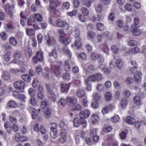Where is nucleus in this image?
Returning <instances> with one entry per match:
<instances>
[{"label": "nucleus", "mask_w": 146, "mask_h": 146, "mask_svg": "<svg viewBox=\"0 0 146 146\" xmlns=\"http://www.w3.org/2000/svg\"><path fill=\"white\" fill-rule=\"evenodd\" d=\"M74 124L76 127H78L81 124L83 125L84 127L85 128L87 126V123L84 119H81L80 117L79 119L78 118H76L74 120Z\"/></svg>", "instance_id": "1"}, {"label": "nucleus", "mask_w": 146, "mask_h": 146, "mask_svg": "<svg viewBox=\"0 0 146 146\" xmlns=\"http://www.w3.org/2000/svg\"><path fill=\"white\" fill-rule=\"evenodd\" d=\"M14 85L16 89L20 90L22 92H24L25 84L22 81L19 80L15 82L14 84Z\"/></svg>", "instance_id": "2"}, {"label": "nucleus", "mask_w": 146, "mask_h": 146, "mask_svg": "<svg viewBox=\"0 0 146 146\" xmlns=\"http://www.w3.org/2000/svg\"><path fill=\"white\" fill-rule=\"evenodd\" d=\"M45 86L47 91L50 94L51 97L53 99V101H55L56 97L55 95L54 92V90L55 89V88L52 87H50L49 85L47 84H46Z\"/></svg>", "instance_id": "3"}, {"label": "nucleus", "mask_w": 146, "mask_h": 146, "mask_svg": "<svg viewBox=\"0 0 146 146\" xmlns=\"http://www.w3.org/2000/svg\"><path fill=\"white\" fill-rule=\"evenodd\" d=\"M66 135V132L63 130H62L61 132V137H60L58 140L60 143H64L66 142L67 141Z\"/></svg>", "instance_id": "4"}, {"label": "nucleus", "mask_w": 146, "mask_h": 146, "mask_svg": "<svg viewBox=\"0 0 146 146\" xmlns=\"http://www.w3.org/2000/svg\"><path fill=\"white\" fill-rule=\"evenodd\" d=\"M142 75L141 71L140 70L137 71V73H135L134 74V78L135 81L137 83H140L141 81V76Z\"/></svg>", "instance_id": "5"}, {"label": "nucleus", "mask_w": 146, "mask_h": 146, "mask_svg": "<svg viewBox=\"0 0 146 146\" xmlns=\"http://www.w3.org/2000/svg\"><path fill=\"white\" fill-rule=\"evenodd\" d=\"M90 111L88 110H86L80 111L79 115L81 119H84L85 118H88L90 116Z\"/></svg>", "instance_id": "6"}, {"label": "nucleus", "mask_w": 146, "mask_h": 146, "mask_svg": "<svg viewBox=\"0 0 146 146\" xmlns=\"http://www.w3.org/2000/svg\"><path fill=\"white\" fill-rule=\"evenodd\" d=\"M138 26H132L131 29L134 36H137L141 33V30L140 29H138Z\"/></svg>", "instance_id": "7"}, {"label": "nucleus", "mask_w": 146, "mask_h": 146, "mask_svg": "<svg viewBox=\"0 0 146 146\" xmlns=\"http://www.w3.org/2000/svg\"><path fill=\"white\" fill-rule=\"evenodd\" d=\"M66 99L67 102L71 106L76 104L77 102V99L73 96L67 97Z\"/></svg>", "instance_id": "8"}, {"label": "nucleus", "mask_w": 146, "mask_h": 146, "mask_svg": "<svg viewBox=\"0 0 146 146\" xmlns=\"http://www.w3.org/2000/svg\"><path fill=\"white\" fill-rule=\"evenodd\" d=\"M62 67L60 65H56L54 66V72L56 76H59L62 72Z\"/></svg>", "instance_id": "9"}, {"label": "nucleus", "mask_w": 146, "mask_h": 146, "mask_svg": "<svg viewBox=\"0 0 146 146\" xmlns=\"http://www.w3.org/2000/svg\"><path fill=\"white\" fill-rule=\"evenodd\" d=\"M48 106V100L46 99H44L42 100L41 102V105L40 106V109L39 110L40 111L41 110L42 111H43L44 109L46 108Z\"/></svg>", "instance_id": "10"}, {"label": "nucleus", "mask_w": 146, "mask_h": 146, "mask_svg": "<svg viewBox=\"0 0 146 146\" xmlns=\"http://www.w3.org/2000/svg\"><path fill=\"white\" fill-rule=\"evenodd\" d=\"M93 81H99L102 79V76L101 74L99 73H97L96 74L91 75Z\"/></svg>", "instance_id": "11"}, {"label": "nucleus", "mask_w": 146, "mask_h": 146, "mask_svg": "<svg viewBox=\"0 0 146 146\" xmlns=\"http://www.w3.org/2000/svg\"><path fill=\"white\" fill-rule=\"evenodd\" d=\"M59 41L65 45H68L71 42V40L70 38H65V36L63 37L62 36H61L60 38H59Z\"/></svg>", "instance_id": "12"}, {"label": "nucleus", "mask_w": 146, "mask_h": 146, "mask_svg": "<svg viewBox=\"0 0 146 146\" xmlns=\"http://www.w3.org/2000/svg\"><path fill=\"white\" fill-rule=\"evenodd\" d=\"M133 101L134 103L138 106H141L143 104V102L139 96H135L133 98Z\"/></svg>", "instance_id": "13"}, {"label": "nucleus", "mask_w": 146, "mask_h": 146, "mask_svg": "<svg viewBox=\"0 0 146 146\" xmlns=\"http://www.w3.org/2000/svg\"><path fill=\"white\" fill-rule=\"evenodd\" d=\"M70 86V83L68 84L65 83H63L61 84V90L62 92L68 91Z\"/></svg>", "instance_id": "14"}, {"label": "nucleus", "mask_w": 146, "mask_h": 146, "mask_svg": "<svg viewBox=\"0 0 146 146\" xmlns=\"http://www.w3.org/2000/svg\"><path fill=\"white\" fill-rule=\"evenodd\" d=\"M125 121L127 123L131 125L134 124L136 122L135 119L130 116L127 117L125 119Z\"/></svg>", "instance_id": "15"}, {"label": "nucleus", "mask_w": 146, "mask_h": 146, "mask_svg": "<svg viewBox=\"0 0 146 146\" xmlns=\"http://www.w3.org/2000/svg\"><path fill=\"white\" fill-rule=\"evenodd\" d=\"M76 95L78 97L82 98L85 96V92L83 89H79L77 91Z\"/></svg>", "instance_id": "16"}, {"label": "nucleus", "mask_w": 146, "mask_h": 146, "mask_svg": "<svg viewBox=\"0 0 146 146\" xmlns=\"http://www.w3.org/2000/svg\"><path fill=\"white\" fill-rule=\"evenodd\" d=\"M5 10L6 12L10 15H12V11L13 7L9 4H7L5 7Z\"/></svg>", "instance_id": "17"}, {"label": "nucleus", "mask_w": 146, "mask_h": 146, "mask_svg": "<svg viewBox=\"0 0 146 146\" xmlns=\"http://www.w3.org/2000/svg\"><path fill=\"white\" fill-rule=\"evenodd\" d=\"M58 130H50V135L53 139L56 138L58 135Z\"/></svg>", "instance_id": "18"}, {"label": "nucleus", "mask_w": 146, "mask_h": 146, "mask_svg": "<svg viewBox=\"0 0 146 146\" xmlns=\"http://www.w3.org/2000/svg\"><path fill=\"white\" fill-rule=\"evenodd\" d=\"M62 50L64 52L67 54V55L68 57L70 58L71 57V52L67 47L65 46L64 47Z\"/></svg>", "instance_id": "19"}, {"label": "nucleus", "mask_w": 146, "mask_h": 146, "mask_svg": "<svg viewBox=\"0 0 146 146\" xmlns=\"http://www.w3.org/2000/svg\"><path fill=\"white\" fill-rule=\"evenodd\" d=\"M98 58L100 59L99 62L98 68H101L102 69V67L104 65V58L103 56L100 55V57Z\"/></svg>", "instance_id": "20"}, {"label": "nucleus", "mask_w": 146, "mask_h": 146, "mask_svg": "<svg viewBox=\"0 0 146 146\" xmlns=\"http://www.w3.org/2000/svg\"><path fill=\"white\" fill-rule=\"evenodd\" d=\"M11 56V53L10 52H7L4 55V60L6 62H8L10 60Z\"/></svg>", "instance_id": "21"}, {"label": "nucleus", "mask_w": 146, "mask_h": 146, "mask_svg": "<svg viewBox=\"0 0 146 146\" xmlns=\"http://www.w3.org/2000/svg\"><path fill=\"white\" fill-rule=\"evenodd\" d=\"M99 119V117L98 115L93 114L91 117V120L92 122L94 123H97Z\"/></svg>", "instance_id": "22"}, {"label": "nucleus", "mask_w": 146, "mask_h": 146, "mask_svg": "<svg viewBox=\"0 0 146 146\" xmlns=\"http://www.w3.org/2000/svg\"><path fill=\"white\" fill-rule=\"evenodd\" d=\"M50 56H52L55 58H56L58 57V53L56 48H54L52 50V52L49 53Z\"/></svg>", "instance_id": "23"}, {"label": "nucleus", "mask_w": 146, "mask_h": 146, "mask_svg": "<svg viewBox=\"0 0 146 146\" xmlns=\"http://www.w3.org/2000/svg\"><path fill=\"white\" fill-rule=\"evenodd\" d=\"M36 56L39 60L41 62L43 60V55L42 52L40 51H38L36 54Z\"/></svg>", "instance_id": "24"}, {"label": "nucleus", "mask_w": 146, "mask_h": 146, "mask_svg": "<svg viewBox=\"0 0 146 146\" xmlns=\"http://www.w3.org/2000/svg\"><path fill=\"white\" fill-rule=\"evenodd\" d=\"M44 37L45 39L46 40L47 44L48 46L51 45L52 43L51 41V38L48 34H47Z\"/></svg>", "instance_id": "25"}, {"label": "nucleus", "mask_w": 146, "mask_h": 146, "mask_svg": "<svg viewBox=\"0 0 146 146\" xmlns=\"http://www.w3.org/2000/svg\"><path fill=\"white\" fill-rule=\"evenodd\" d=\"M100 55L99 54L96 53L92 52L91 54V57L92 60H96L100 57Z\"/></svg>", "instance_id": "26"}, {"label": "nucleus", "mask_w": 146, "mask_h": 146, "mask_svg": "<svg viewBox=\"0 0 146 146\" xmlns=\"http://www.w3.org/2000/svg\"><path fill=\"white\" fill-rule=\"evenodd\" d=\"M2 77L5 80H7L10 78V76L7 72L4 71L3 72Z\"/></svg>", "instance_id": "27"}, {"label": "nucleus", "mask_w": 146, "mask_h": 146, "mask_svg": "<svg viewBox=\"0 0 146 146\" xmlns=\"http://www.w3.org/2000/svg\"><path fill=\"white\" fill-rule=\"evenodd\" d=\"M128 101L127 99L126 98H123L120 102V106L122 107H125L127 105Z\"/></svg>", "instance_id": "28"}, {"label": "nucleus", "mask_w": 146, "mask_h": 146, "mask_svg": "<svg viewBox=\"0 0 146 146\" xmlns=\"http://www.w3.org/2000/svg\"><path fill=\"white\" fill-rule=\"evenodd\" d=\"M64 21L62 20L58 19L56 20V26L59 27H62L64 25Z\"/></svg>", "instance_id": "29"}, {"label": "nucleus", "mask_w": 146, "mask_h": 146, "mask_svg": "<svg viewBox=\"0 0 146 146\" xmlns=\"http://www.w3.org/2000/svg\"><path fill=\"white\" fill-rule=\"evenodd\" d=\"M64 69L67 71H69L70 69V67L69 62L66 61L64 62Z\"/></svg>", "instance_id": "30"}, {"label": "nucleus", "mask_w": 146, "mask_h": 146, "mask_svg": "<svg viewBox=\"0 0 146 146\" xmlns=\"http://www.w3.org/2000/svg\"><path fill=\"white\" fill-rule=\"evenodd\" d=\"M8 106L11 108H15L17 106L16 102L13 100L9 101L7 103Z\"/></svg>", "instance_id": "31"}, {"label": "nucleus", "mask_w": 146, "mask_h": 146, "mask_svg": "<svg viewBox=\"0 0 146 146\" xmlns=\"http://www.w3.org/2000/svg\"><path fill=\"white\" fill-rule=\"evenodd\" d=\"M22 79L26 82H29L31 80V78L29 75L26 74H23L21 76Z\"/></svg>", "instance_id": "32"}, {"label": "nucleus", "mask_w": 146, "mask_h": 146, "mask_svg": "<svg viewBox=\"0 0 146 146\" xmlns=\"http://www.w3.org/2000/svg\"><path fill=\"white\" fill-rule=\"evenodd\" d=\"M96 28L98 30L100 31H103L105 29L104 26L101 23H98L97 24Z\"/></svg>", "instance_id": "33"}, {"label": "nucleus", "mask_w": 146, "mask_h": 146, "mask_svg": "<svg viewBox=\"0 0 146 146\" xmlns=\"http://www.w3.org/2000/svg\"><path fill=\"white\" fill-rule=\"evenodd\" d=\"M116 67L119 69H121L122 67L123 64L122 62L120 60H117L115 62Z\"/></svg>", "instance_id": "34"}, {"label": "nucleus", "mask_w": 146, "mask_h": 146, "mask_svg": "<svg viewBox=\"0 0 146 146\" xmlns=\"http://www.w3.org/2000/svg\"><path fill=\"white\" fill-rule=\"evenodd\" d=\"M125 82L127 84H131L133 83V78L131 77H127L125 80Z\"/></svg>", "instance_id": "35"}, {"label": "nucleus", "mask_w": 146, "mask_h": 146, "mask_svg": "<svg viewBox=\"0 0 146 146\" xmlns=\"http://www.w3.org/2000/svg\"><path fill=\"white\" fill-rule=\"evenodd\" d=\"M139 70H137V68L134 67H131L129 70V72L131 74H133L137 73V71Z\"/></svg>", "instance_id": "36"}, {"label": "nucleus", "mask_w": 146, "mask_h": 146, "mask_svg": "<svg viewBox=\"0 0 146 146\" xmlns=\"http://www.w3.org/2000/svg\"><path fill=\"white\" fill-rule=\"evenodd\" d=\"M52 112V110L51 109L47 108L45 111V116L46 118H48L50 117Z\"/></svg>", "instance_id": "37"}, {"label": "nucleus", "mask_w": 146, "mask_h": 146, "mask_svg": "<svg viewBox=\"0 0 146 146\" xmlns=\"http://www.w3.org/2000/svg\"><path fill=\"white\" fill-rule=\"evenodd\" d=\"M95 70V68L94 66L92 64L89 65L88 68L87 72L90 73H92Z\"/></svg>", "instance_id": "38"}, {"label": "nucleus", "mask_w": 146, "mask_h": 146, "mask_svg": "<svg viewBox=\"0 0 146 146\" xmlns=\"http://www.w3.org/2000/svg\"><path fill=\"white\" fill-rule=\"evenodd\" d=\"M112 96L111 93L109 92H107L105 95V98L107 101H110L111 99Z\"/></svg>", "instance_id": "39"}, {"label": "nucleus", "mask_w": 146, "mask_h": 146, "mask_svg": "<svg viewBox=\"0 0 146 146\" xmlns=\"http://www.w3.org/2000/svg\"><path fill=\"white\" fill-rule=\"evenodd\" d=\"M78 19L79 20L82 22H84L86 21V19L84 15H82L81 13H79L78 14Z\"/></svg>", "instance_id": "40"}, {"label": "nucleus", "mask_w": 146, "mask_h": 146, "mask_svg": "<svg viewBox=\"0 0 146 146\" xmlns=\"http://www.w3.org/2000/svg\"><path fill=\"white\" fill-rule=\"evenodd\" d=\"M27 34L29 36H33L35 34V31L33 29L27 28L26 29Z\"/></svg>", "instance_id": "41"}, {"label": "nucleus", "mask_w": 146, "mask_h": 146, "mask_svg": "<svg viewBox=\"0 0 146 146\" xmlns=\"http://www.w3.org/2000/svg\"><path fill=\"white\" fill-rule=\"evenodd\" d=\"M77 56L79 58H81L84 60H86L87 58L86 54L84 52H82L80 54H77Z\"/></svg>", "instance_id": "42"}, {"label": "nucleus", "mask_w": 146, "mask_h": 146, "mask_svg": "<svg viewBox=\"0 0 146 146\" xmlns=\"http://www.w3.org/2000/svg\"><path fill=\"white\" fill-rule=\"evenodd\" d=\"M81 10L83 15L85 16L88 15L89 13V11L88 9L85 7H82Z\"/></svg>", "instance_id": "43"}, {"label": "nucleus", "mask_w": 146, "mask_h": 146, "mask_svg": "<svg viewBox=\"0 0 146 146\" xmlns=\"http://www.w3.org/2000/svg\"><path fill=\"white\" fill-rule=\"evenodd\" d=\"M30 103L34 106L37 105L36 99L34 97H32L30 100Z\"/></svg>", "instance_id": "44"}, {"label": "nucleus", "mask_w": 146, "mask_h": 146, "mask_svg": "<svg viewBox=\"0 0 146 146\" xmlns=\"http://www.w3.org/2000/svg\"><path fill=\"white\" fill-rule=\"evenodd\" d=\"M67 102L66 100H65L63 98H61L58 102V104H60L63 107H64L66 106Z\"/></svg>", "instance_id": "45"}, {"label": "nucleus", "mask_w": 146, "mask_h": 146, "mask_svg": "<svg viewBox=\"0 0 146 146\" xmlns=\"http://www.w3.org/2000/svg\"><path fill=\"white\" fill-rule=\"evenodd\" d=\"M10 42L13 46H16L17 44V41L14 37H11L9 39Z\"/></svg>", "instance_id": "46"}, {"label": "nucleus", "mask_w": 146, "mask_h": 146, "mask_svg": "<svg viewBox=\"0 0 146 146\" xmlns=\"http://www.w3.org/2000/svg\"><path fill=\"white\" fill-rule=\"evenodd\" d=\"M74 106L72 107V110L74 111L76 110H80L82 109L81 106L79 104L74 105Z\"/></svg>", "instance_id": "47"}, {"label": "nucleus", "mask_w": 146, "mask_h": 146, "mask_svg": "<svg viewBox=\"0 0 146 146\" xmlns=\"http://www.w3.org/2000/svg\"><path fill=\"white\" fill-rule=\"evenodd\" d=\"M95 36V33L92 31H89L88 33V36L90 38H93Z\"/></svg>", "instance_id": "48"}, {"label": "nucleus", "mask_w": 146, "mask_h": 146, "mask_svg": "<svg viewBox=\"0 0 146 146\" xmlns=\"http://www.w3.org/2000/svg\"><path fill=\"white\" fill-rule=\"evenodd\" d=\"M91 81H93L91 76L88 77L85 81V84L86 85H90Z\"/></svg>", "instance_id": "49"}, {"label": "nucleus", "mask_w": 146, "mask_h": 146, "mask_svg": "<svg viewBox=\"0 0 146 146\" xmlns=\"http://www.w3.org/2000/svg\"><path fill=\"white\" fill-rule=\"evenodd\" d=\"M33 113H32V118L33 119H35L36 117L37 113V111L35 108L32 109Z\"/></svg>", "instance_id": "50"}, {"label": "nucleus", "mask_w": 146, "mask_h": 146, "mask_svg": "<svg viewBox=\"0 0 146 146\" xmlns=\"http://www.w3.org/2000/svg\"><path fill=\"white\" fill-rule=\"evenodd\" d=\"M35 15L37 21H41L42 20L43 17L42 15L37 14H35Z\"/></svg>", "instance_id": "51"}, {"label": "nucleus", "mask_w": 146, "mask_h": 146, "mask_svg": "<svg viewBox=\"0 0 146 146\" xmlns=\"http://www.w3.org/2000/svg\"><path fill=\"white\" fill-rule=\"evenodd\" d=\"M14 28V27L13 25L8 24L5 27V29L7 31H12Z\"/></svg>", "instance_id": "52"}, {"label": "nucleus", "mask_w": 146, "mask_h": 146, "mask_svg": "<svg viewBox=\"0 0 146 146\" xmlns=\"http://www.w3.org/2000/svg\"><path fill=\"white\" fill-rule=\"evenodd\" d=\"M101 18L100 16L98 15L94 16L93 17V20L94 21H100Z\"/></svg>", "instance_id": "53"}, {"label": "nucleus", "mask_w": 146, "mask_h": 146, "mask_svg": "<svg viewBox=\"0 0 146 146\" xmlns=\"http://www.w3.org/2000/svg\"><path fill=\"white\" fill-rule=\"evenodd\" d=\"M139 51V49L137 47L133 48L131 49V51L133 54H136L138 53Z\"/></svg>", "instance_id": "54"}, {"label": "nucleus", "mask_w": 146, "mask_h": 146, "mask_svg": "<svg viewBox=\"0 0 146 146\" xmlns=\"http://www.w3.org/2000/svg\"><path fill=\"white\" fill-rule=\"evenodd\" d=\"M133 22L134 25L133 26H138L140 22V19L139 18L137 17H135L133 20Z\"/></svg>", "instance_id": "55"}, {"label": "nucleus", "mask_w": 146, "mask_h": 146, "mask_svg": "<svg viewBox=\"0 0 146 146\" xmlns=\"http://www.w3.org/2000/svg\"><path fill=\"white\" fill-rule=\"evenodd\" d=\"M119 117L117 115H116L113 116L111 119L112 121L114 123H116L119 120Z\"/></svg>", "instance_id": "56"}, {"label": "nucleus", "mask_w": 146, "mask_h": 146, "mask_svg": "<svg viewBox=\"0 0 146 146\" xmlns=\"http://www.w3.org/2000/svg\"><path fill=\"white\" fill-rule=\"evenodd\" d=\"M56 7V3L54 2L51 3L49 5V7L50 9L54 10L55 9Z\"/></svg>", "instance_id": "57"}, {"label": "nucleus", "mask_w": 146, "mask_h": 146, "mask_svg": "<svg viewBox=\"0 0 146 146\" xmlns=\"http://www.w3.org/2000/svg\"><path fill=\"white\" fill-rule=\"evenodd\" d=\"M129 44L130 46H135L137 45V42L134 40H131L129 42Z\"/></svg>", "instance_id": "58"}, {"label": "nucleus", "mask_w": 146, "mask_h": 146, "mask_svg": "<svg viewBox=\"0 0 146 146\" xmlns=\"http://www.w3.org/2000/svg\"><path fill=\"white\" fill-rule=\"evenodd\" d=\"M96 10L98 13H101L102 10V5L99 4L95 7Z\"/></svg>", "instance_id": "59"}, {"label": "nucleus", "mask_w": 146, "mask_h": 146, "mask_svg": "<svg viewBox=\"0 0 146 146\" xmlns=\"http://www.w3.org/2000/svg\"><path fill=\"white\" fill-rule=\"evenodd\" d=\"M120 138L121 139L123 140L125 139L126 138V133L124 131H122L121 133L119 134Z\"/></svg>", "instance_id": "60"}, {"label": "nucleus", "mask_w": 146, "mask_h": 146, "mask_svg": "<svg viewBox=\"0 0 146 146\" xmlns=\"http://www.w3.org/2000/svg\"><path fill=\"white\" fill-rule=\"evenodd\" d=\"M14 56L17 58H21L22 57V53L21 51H17L14 54Z\"/></svg>", "instance_id": "61"}, {"label": "nucleus", "mask_w": 146, "mask_h": 146, "mask_svg": "<svg viewBox=\"0 0 146 146\" xmlns=\"http://www.w3.org/2000/svg\"><path fill=\"white\" fill-rule=\"evenodd\" d=\"M0 36L3 40H6L7 38V34L4 32H3L1 33Z\"/></svg>", "instance_id": "62"}, {"label": "nucleus", "mask_w": 146, "mask_h": 146, "mask_svg": "<svg viewBox=\"0 0 146 146\" xmlns=\"http://www.w3.org/2000/svg\"><path fill=\"white\" fill-rule=\"evenodd\" d=\"M9 119L11 123L13 124H16L17 122V119L13 117L10 116Z\"/></svg>", "instance_id": "63"}, {"label": "nucleus", "mask_w": 146, "mask_h": 146, "mask_svg": "<svg viewBox=\"0 0 146 146\" xmlns=\"http://www.w3.org/2000/svg\"><path fill=\"white\" fill-rule=\"evenodd\" d=\"M58 33L60 35V38L61 36H62L63 37L65 36L66 34L62 30H58Z\"/></svg>", "instance_id": "64"}]
</instances>
